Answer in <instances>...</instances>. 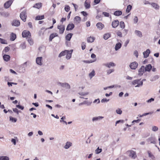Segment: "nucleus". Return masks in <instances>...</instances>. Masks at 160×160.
Wrapping results in <instances>:
<instances>
[{
	"instance_id": "obj_64",
	"label": "nucleus",
	"mask_w": 160,
	"mask_h": 160,
	"mask_svg": "<svg viewBox=\"0 0 160 160\" xmlns=\"http://www.w3.org/2000/svg\"><path fill=\"white\" fill-rule=\"evenodd\" d=\"M124 122V121L123 120H119L117 121L115 123V126H116L117 124L118 123H119L120 122H121L123 123Z\"/></svg>"
},
{
	"instance_id": "obj_12",
	"label": "nucleus",
	"mask_w": 160,
	"mask_h": 160,
	"mask_svg": "<svg viewBox=\"0 0 160 160\" xmlns=\"http://www.w3.org/2000/svg\"><path fill=\"white\" fill-rule=\"evenodd\" d=\"M138 65V63L137 62H134L131 63L129 66L131 69H135L137 67Z\"/></svg>"
},
{
	"instance_id": "obj_43",
	"label": "nucleus",
	"mask_w": 160,
	"mask_h": 160,
	"mask_svg": "<svg viewBox=\"0 0 160 160\" xmlns=\"http://www.w3.org/2000/svg\"><path fill=\"white\" fill-rule=\"evenodd\" d=\"M132 8V6H131L130 5H128L127 6L126 10V12H127L128 13H129L130 12Z\"/></svg>"
},
{
	"instance_id": "obj_28",
	"label": "nucleus",
	"mask_w": 160,
	"mask_h": 160,
	"mask_svg": "<svg viewBox=\"0 0 160 160\" xmlns=\"http://www.w3.org/2000/svg\"><path fill=\"white\" fill-rule=\"evenodd\" d=\"M58 36V34L56 33H53L51 34L49 40L50 41H51L55 37Z\"/></svg>"
},
{
	"instance_id": "obj_53",
	"label": "nucleus",
	"mask_w": 160,
	"mask_h": 160,
	"mask_svg": "<svg viewBox=\"0 0 160 160\" xmlns=\"http://www.w3.org/2000/svg\"><path fill=\"white\" fill-rule=\"evenodd\" d=\"M114 71V69H112L108 70L107 71V74H109L113 72Z\"/></svg>"
},
{
	"instance_id": "obj_46",
	"label": "nucleus",
	"mask_w": 160,
	"mask_h": 160,
	"mask_svg": "<svg viewBox=\"0 0 160 160\" xmlns=\"http://www.w3.org/2000/svg\"><path fill=\"white\" fill-rule=\"evenodd\" d=\"M28 43L30 44V45H32L33 44V41L32 40V39L30 38H28Z\"/></svg>"
},
{
	"instance_id": "obj_39",
	"label": "nucleus",
	"mask_w": 160,
	"mask_h": 160,
	"mask_svg": "<svg viewBox=\"0 0 160 160\" xmlns=\"http://www.w3.org/2000/svg\"><path fill=\"white\" fill-rule=\"evenodd\" d=\"M102 150L101 148H99L98 147L95 150V153L97 154H98L102 152Z\"/></svg>"
},
{
	"instance_id": "obj_40",
	"label": "nucleus",
	"mask_w": 160,
	"mask_h": 160,
	"mask_svg": "<svg viewBox=\"0 0 160 160\" xmlns=\"http://www.w3.org/2000/svg\"><path fill=\"white\" fill-rule=\"evenodd\" d=\"M10 50V48L8 47H6L2 51L3 54L6 53L8 52Z\"/></svg>"
},
{
	"instance_id": "obj_13",
	"label": "nucleus",
	"mask_w": 160,
	"mask_h": 160,
	"mask_svg": "<svg viewBox=\"0 0 160 160\" xmlns=\"http://www.w3.org/2000/svg\"><path fill=\"white\" fill-rule=\"evenodd\" d=\"M96 26L97 28L100 30H102L104 27V25L101 22L98 23Z\"/></svg>"
},
{
	"instance_id": "obj_37",
	"label": "nucleus",
	"mask_w": 160,
	"mask_h": 160,
	"mask_svg": "<svg viewBox=\"0 0 160 160\" xmlns=\"http://www.w3.org/2000/svg\"><path fill=\"white\" fill-rule=\"evenodd\" d=\"M147 153L148 154V156L151 158H155V157L153 155L152 152L149 151H147Z\"/></svg>"
},
{
	"instance_id": "obj_26",
	"label": "nucleus",
	"mask_w": 160,
	"mask_h": 160,
	"mask_svg": "<svg viewBox=\"0 0 160 160\" xmlns=\"http://www.w3.org/2000/svg\"><path fill=\"white\" fill-rule=\"evenodd\" d=\"M145 68V71L150 72L151 70V69L152 68V66L150 64H149L147 65H146Z\"/></svg>"
},
{
	"instance_id": "obj_17",
	"label": "nucleus",
	"mask_w": 160,
	"mask_h": 160,
	"mask_svg": "<svg viewBox=\"0 0 160 160\" xmlns=\"http://www.w3.org/2000/svg\"><path fill=\"white\" fill-rule=\"evenodd\" d=\"M90 1L89 0H86L84 2V6L86 9L89 8L90 7Z\"/></svg>"
},
{
	"instance_id": "obj_22",
	"label": "nucleus",
	"mask_w": 160,
	"mask_h": 160,
	"mask_svg": "<svg viewBox=\"0 0 160 160\" xmlns=\"http://www.w3.org/2000/svg\"><path fill=\"white\" fill-rule=\"evenodd\" d=\"M3 58L5 61L8 62L10 60V57L8 55L4 54L3 56Z\"/></svg>"
},
{
	"instance_id": "obj_15",
	"label": "nucleus",
	"mask_w": 160,
	"mask_h": 160,
	"mask_svg": "<svg viewBox=\"0 0 160 160\" xmlns=\"http://www.w3.org/2000/svg\"><path fill=\"white\" fill-rule=\"evenodd\" d=\"M119 24V22L118 20H115L112 22V25L113 28H116L118 26Z\"/></svg>"
},
{
	"instance_id": "obj_47",
	"label": "nucleus",
	"mask_w": 160,
	"mask_h": 160,
	"mask_svg": "<svg viewBox=\"0 0 160 160\" xmlns=\"http://www.w3.org/2000/svg\"><path fill=\"white\" fill-rule=\"evenodd\" d=\"M10 120L12 122H16L17 121V119L11 116L10 117Z\"/></svg>"
},
{
	"instance_id": "obj_2",
	"label": "nucleus",
	"mask_w": 160,
	"mask_h": 160,
	"mask_svg": "<svg viewBox=\"0 0 160 160\" xmlns=\"http://www.w3.org/2000/svg\"><path fill=\"white\" fill-rule=\"evenodd\" d=\"M20 17L21 19L24 22L26 21L27 18V15L26 11L24 10L22 12L20 15Z\"/></svg>"
},
{
	"instance_id": "obj_36",
	"label": "nucleus",
	"mask_w": 160,
	"mask_h": 160,
	"mask_svg": "<svg viewBox=\"0 0 160 160\" xmlns=\"http://www.w3.org/2000/svg\"><path fill=\"white\" fill-rule=\"evenodd\" d=\"M95 72L94 70L91 72L89 74V76L90 79H91L95 75Z\"/></svg>"
},
{
	"instance_id": "obj_52",
	"label": "nucleus",
	"mask_w": 160,
	"mask_h": 160,
	"mask_svg": "<svg viewBox=\"0 0 160 160\" xmlns=\"http://www.w3.org/2000/svg\"><path fill=\"white\" fill-rule=\"evenodd\" d=\"M116 113L119 114H121L122 113V111L120 109L118 108L116 110Z\"/></svg>"
},
{
	"instance_id": "obj_57",
	"label": "nucleus",
	"mask_w": 160,
	"mask_h": 160,
	"mask_svg": "<svg viewBox=\"0 0 160 160\" xmlns=\"http://www.w3.org/2000/svg\"><path fill=\"white\" fill-rule=\"evenodd\" d=\"M116 34L118 36L120 37H122V33L120 31H118L117 32Z\"/></svg>"
},
{
	"instance_id": "obj_50",
	"label": "nucleus",
	"mask_w": 160,
	"mask_h": 160,
	"mask_svg": "<svg viewBox=\"0 0 160 160\" xmlns=\"http://www.w3.org/2000/svg\"><path fill=\"white\" fill-rule=\"evenodd\" d=\"M78 94L81 96H84L88 95V92H81L79 93Z\"/></svg>"
},
{
	"instance_id": "obj_10",
	"label": "nucleus",
	"mask_w": 160,
	"mask_h": 160,
	"mask_svg": "<svg viewBox=\"0 0 160 160\" xmlns=\"http://www.w3.org/2000/svg\"><path fill=\"white\" fill-rule=\"evenodd\" d=\"M145 71V68L144 66H142L138 70V75L140 76H142Z\"/></svg>"
},
{
	"instance_id": "obj_49",
	"label": "nucleus",
	"mask_w": 160,
	"mask_h": 160,
	"mask_svg": "<svg viewBox=\"0 0 160 160\" xmlns=\"http://www.w3.org/2000/svg\"><path fill=\"white\" fill-rule=\"evenodd\" d=\"M64 9L67 12H68L70 10V7L68 5H66Z\"/></svg>"
},
{
	"instance_id": "obj_38",
	"label": "nucleus",
	"mask_w": 160,
	"mask_h": 160,
	"mask_svg": "<svg viewBox=\"0 0 160 160\" xmlns=\"http://www.w3.org/2000/svg\"><path fill=\"white\" fill-rule=\"evenodd\" d=\"M67 51L66 50H65L64 51L62 52L59 54L58 56V57L61 58L62 56H64L66 54V52Z\"/></svg>"
},
{
	"instance_id": "obj_33",
	"label": "nucleus",
	"mask_w": 160,
	"mask_h": 160,
	"mask_svg": "<svg viewBox=\"0 0 160 160\" xmlns=\"http://www.w3.org/2000/svg\"><path fill=\"white\" fill-rule=\"evenodd\" d=\"M122 12L121 11H116L114 13V15L115 16H119L122 15Z\"/></svg>"
},
{
	"instance_id": "obj_55",
	"label": "nucleus",
	"mask_w": 160,
	"mask_h": 160,
	"mask_svg": "<svg viewBox=\"0 0 160 160\" xmlns=\"http://www.w3.org/2000/svg\"><path fill=\"white\" fill-rule=\"evenodd\" d=\"M158 130V128L155 126H153L152 127V130L154 131H156Z\"/></svg>"
},
{
	"instance_id": "obj_5",
	"label": "nucleus",
	"mask_w": 160,
	"mask_h": 160,
	"mask_svg": "<svg viewBox=\"0 0 160 160\" xmlns=\"http://www.w3.org/2000/svg\"><path fill=\"white\" fill-rule=\"evenodd\" d=\"M129 156L133 159H135L136 157V152L133 151H130L128 152Z\"/></svg>"
},
{
	"instance_id": "obj_27",
	"label": "nucleus",
	"mask_w": 160,
	"mask_h": 160,
	"mask_svg": "<svg viewBox=\"0 0 160 160\" xmlns=\"http://www.w3.org/2000/svg\"><path fill=\"white\" fill-rule=\"evenodd\" d=\"M122 46V44L118 42L117 43L115 47V49L116 51L118 50L119 49H120Z\"/></svg>"
},
{
	"instance_id": "obj_29",
	"label": "nucleus",
	"mask_w": 160,
	"mask_h": 160,
	"mask_svg": "<svg viewBox=\"0 0 160 160\" xmlns=\"http://www.w3.org/2000/svg\"><path fill=\"white\" fill-rule=\"evenodd\" d=\"M152 6L156 10L159 9V6L156 3H152L151 4Z\"/></svg>"
},
{
	"instance_id": "obj_32",
	"label": "nucleus",
	"mask_w": 160,
	"mask_h": 160,
	"mask_svg": "<svg viewBox=\"0 0 160 160\" xmlns=\"http://www.w3.org/2000/svg\"><path fill=\"white\" fill-rule=\"evenodd\" d=\"M41 6L42 3H38L35 4L33 6V7L39 9L41 8Z\"/></svg>"
},
{
	"instance_id": "obj_14",
	"label": "nucleus",
	"mask_w": 160,
	"mask_h": 160,
	"mask_svg": "<svg viewBox=\"0 0 160 160\" xmlns=\"http://www.w3.org/2000/svg\"><path fill=\"white\" fill-rule=\"evenodd\" d=\"M42 57H39L36 58V62L37 64L39 65H41L42 64Z\"/></svg>"
},
{
	"instance_id": "obj_35",
	"label": "nucleus",
	"mask_w": 160,
	"mask_h": 160,
	"mask_svg": "<svg viewBox=\"0 0 160 160\" xmlns=\"http://www.w3.org/2000/svg\"><path fill=\"white\" fill-rule=\"evenodd\" d=\"M111 36V34L109 33H107L104 35L103 38L104 39H108Z\"/></svg>"
},
{
	"instance_id": "obj_18",
	"label": "nucleus",
	"mask_w": 160,
	"mask_h": 160,
	"mask_svg": "<svg viewBox=\"0 0 160 160\" xmlns=\"http://www.w3.org/2000/svg\"><path fill=\"white\" fill-rule=\"evenodd\" d=\"M12 25L15 26H18L20 25V22L19 20H14L12 23Z\"/></svg>"
},
{
	"instance_id": "obj_58",
	"label": "nucleus",
	"mask_w": 160,
	"mask_h": 160,
	"mask_svg": "<svg viewBox=\"0 0 160 160\" xmlns=\"http://www.w3.org/2000/svg\"><path fill=\"white\" fill-rule=\"evenodd\" d=\"M20 47L22 49H23L26 48V46L25 43H23L20 45Z\"/></svg>"
},
{
	"instance_id": "obj_7",
	"label": "nucleus",
	"mask_w": 160,
	"mask_h": 160,
	"mask_svg": "<svg viewBox=\"0 0 160 160\" xmlns=\"http://www.w3.org/2000/svg\"><path fill=\"white\" fill-rule=\"evenodd\" d=\"M58 84L63 88H66L67 89H70V85L67 83H61L59 82Z\"/></svg>"
},
{
	"instance_id": "obj_45",
	"label": "nucleus",
	"mask_w": 160,
	"mask_h": 160,
	"mask_svg": "<svg viewBox=\"0 0 160 160\" xmlns=\"http://www.w3.org/2000/svg\"><path fill=\"white\" fill-rule=\"evenodd\" d=\"M120 27L123 29L125 27V25L123 22L121 21L120 23Z\"/></svg>"
},
{
	"instance_id": "obj_48",
	"label": "nucleus",
	"mask_w": 160,
	"mask_h": 160,
	"mask_svg": "<svg viewBox=\"0 0 160 160\" xmlns=\"http://www.w3.org/2000/svg\"><path fill=\"white\" fill-rule=\"evenodd\" d=\"M0 42L2 44H7V42L6 40L0 38Z\"/></svg>"
},
{
	"instance_id": "obj_24",
	"label": "nucleus",
	"mask_w": 160,
	"mask_h": 160,
	"mask_svg": "<svg viewBox=\"0 0 160 160\" xmlns=\"http://www.w3.org/2000/svg\"><path fill=\"white\" fill-rule=\"evenodd\" d=\"M147 141L148 142H150V143L155 144L156 142L155 141L154 138L152 137H150L147 139Z\"/></svg>"
},
{
	"instance_id": "obj_21",
	"label": "nucleus",
	"mask_w": 160,
	"mask_h": 160,
	"mask_svg": "<svg viewBox=\"0 0 160 160\" xmlns=\"http://www.w3.org/2000/svg\"><path fill=\"white\" fill-rule=\"evenodd\" d=\"M150 52V50L149 49H148L145 52H143V55L144 56V58H146L149 56V55Z\"/></svg>"
},
{
	"instance_id": "obj_61",
	"label": "nucleus",
	"mask_w": 160,
	"mask_h": 160,
	"mask_svg": "<svg viewBox=\"0 0 160 160\" xmlns=\"http://www.w3.org/2000/svg\"><path fill=\"white\" fill-rule=\"evenodd\" d=\"M13 111L14 112L16 113L17 115H18L19 111L17 108H13Z\"/></svg>"
},
{
	"instance_id": "obj_16",
	"label": "nucleus",
	"mask_w": 160,
	"mask_h": 160,
	"mask_svg": "<svg viewBox=\"0 0 160 160\" xmlns=\"http://www.w3.org/2000/svg\"><path fill=\"white\" fill-rule=\"evenodd\" d=\"M74 25L73 23L69 24L68 25L66 28V30L67 31L72 30L74 27Z\"/></svg>"
},
{
	"instance_id": "obj_4",
	"label": "nucleus",
	"mask_w": 160,
	"mask_h": 160,
	"mask_svg": "<svg viewBox=\"0 0 160 160\" xmlns=\"http://www.w3.org/2000/svg\"><path fill=\"white\" fill-rule=\"evenodd\" d=\"M14 0H9L6 2L4 5V7L5 8L7 9L10 7L12 5Z\"/></svg>"
},
{
	"instance_id": "obj_25",
	"label": "nucleus",
	"mask_w": 160,
	"mask_h": 160,
	"mask_svg": "<svg viewBox=\"0 0 160 160\" xmlns=\"http://www.w3.org/2000/svg\"><path fill=\"white\" fill-rule=\"evenodd\" d=\"M16 38V35L14 33H13L12 32L11 34L10 35V40L11 41H14Z\"/></svg>"
},
{
	"instance_id": "obj_11",
	"label": "nucleus",
	"mask_w": 160,
	"mask_h": 160,
	"mask_svg": "<svg viewBox=\"0 0 160 160\" xmlns=\"http://www.w3.org/2000/svg\"><path fill=\"white\" fill-rule=\"evenodd\" d=\"M103 65L109 68H110L111 67H113L116 66V64L112 62L105 63L103 64Z\"/></svg>"
},
{
	"instance_id": "obj_54",
	"label": "nucleus",
	"mask_w": 160,
	"mask_h": 160,
	"mask_svg": "<svg viewBox=\"0 0 160 160\" xmlns=\"http://www.w3.org/2000/svg\"><path fill=\"white\" fill-rule=\"evenodd\" d=\"M154 99L153 98H151L146 101V102L148 103H150L154 101Z\"/></svg>"
},
{
	"instance_id": "obj_20",
	"label": "nucleus",
	"mask_w": 160,
	"mask_h": 160,
	"mask_svg": "<svg viewBox=\"0 0 160 160\" xmlns=\"http://www.w3.org/2000/svg\"><path fill=\"white\" fill-rule=\"evenodd\" d=\"M81 21V18L78 16H76L74 18V21L75 23H79Z\"/></svg>"
},
{
	"instance_id": "obj_3",
	"label": "nucleus",
	"mask_w": 160,
	"mask_h": 160,
	"mask_svg": "<svg viewBox=\"0 0 160 160\" xmlns=\"http://www.w3.org/2000/svg\"><path fill=\"white\" fill-rule=\"evenodd\" d=\"M22 36L23 38H30L31 37V34L30 32L28 31L25 30L23 31L22 33Z\"/></svg>"
},
{
	"instance_id": "obj_41",
	"label": "nucleus",
	"mask_w": 160,
	"mask_h": 160,
	"mask_svg": "<svg viewBox=\"0 0 160 160\" xmlns=\"http://www.w3.org/2000/svg\"><path fill=\"white\" fill-rule=\"evenodd\" d=\"M0 160H9V158L6 156L0 157Z\"/></svg>"
},
{
	"instance_id": "obj_31",
	"label": "nucleus",
	"mask_w": 160,
	"mask_h": 160,
	"mask_svg": "<svg viewBox=\"0 0 160 160\" xmlns=\"http://www.w3.org/2000/svg\"><path fill=\"white\" fill-rule=\"evenodd\" d=\"M72 34L70 33L67 34L66 36V39L68 41H70L71 38Z\"/></svg>"
},
{
	"instance_id": "obj_9",
	"label": "nucleus",
	"mask_w": 160,
	"mask_h": 160,
	"mask_svg": "<svg viewBox=\"0 0 160 160\" xmlns=\"http://www.w3.org/2000/svg\"><path fill=\"white\" fill-rule=\"evenodd\" d=\"M104 117L102 116H99L98 117H93L92 118V121L93 122H96L99 120H100L102 119Z\"/></svg>"
},
{
	"instance_id": "obj_6",
	"label": "nucleus",
	"mask_w": 160,
	"mask_h": 160,
	"mask_svg": "<svg viewBox=\"0 0 160 160\" xmlns=\"http://www.w3.org/2000/svg\"><path fill=\"white\" fill-rule=\"evenodd\" d=\"M58 28L59 29V33L60 34L63 33L65 30V27L64 25H61L58 26Z\"/></svg>"
},
{
	"instance_id": "obj_56",
	"label": "nucleus",
	"mask_w": 160,
	"mask_h": 160,
	"mask_svg": "<svg viewBox=\"0 0 160 160\" xmlns=\"http://www.w3.org/2000/svg\"><path fill=\"white\" fill-rule=\"evenodd\" d=\"M9 15V14L8 12H4L2 15L5 17H8Z\"/></svg>"
},
{
	"instance_id": "obj_8",
	"label": "nucleus",
	"mask_w": 160,
	"mask_h": 160,
	"mask_svg": "<svg viewBox=\"0 0 160 160\" xmlns=\"http://www.w3.org/2000/svg\"><path fill=\"white\" fill-rule=\"evenodd\" d=\"M66 58L67 59H69L71 58L72 54L73 51V50H66Z\"/></svg>"
},
{
	"instance_id": "obj_34",
	"label": "nucleus",
	"mask_w": 160,
	"mask_h": 160,
	"mask_svg": "<svg viewBox=\"0 0 160 160\" xmlns=\"http://www.w3.org/2000/svg\"><path fill=\"white\" fill-rule=\"evenodd\" d=\"M159 76L158 75H156L153 76L150 80L151 81H153L157 80L159 78Z\"/></svg>"
},
{
	"instance_id": "obj_19",
	"label": "nucleus",
	"mask_w": 160,
	"mask_h": 160,
	"mask_svg": "<svg viewBox=\"0 0 160 160\" xmlns=\"http://www.w3.org/2000/svg\"><path fill=\"white\" fill-rule=\"evenodd\" d=\"M72 145V143L70 142H67L64 146V148L65 149H68Z\"/></svg>"
},
{
	"instance_id": "obj_51",
	"label": "nucleus",
	"mask_w": 160,
	"mask_h": 160,
	"mask_svg": "<svg viewBox=\"0 0 160 160\" xmlns=\"http://www.w3.org/2000/svg\"><path fill=\"white\" fill-rule=\"evenodd\" d=\"M138 21V18L137 17L135 16L133 18V21L134 23L135 24H136L137 23Z\"/></svg>"
},
{
	"instance_id": "obj_30",
	"label": "nucleus",
	"mask_w": 160,
	"mask_h": 160,
	"mask_svg": "<svg viewBox=\"0 0 160 160\" xmlns=\"http://www.w3.org/2000/svg\"><path fill=\"white\" fill-rule=\"evenodd\" d=\"M95 40V38L92 37H90L87 38V41L88 42H92Z\"/></svg>"
},
{
	"instance_id": "obj_1",
	"label": "nucleus",
	"mask_w": 160,
	"mask_h": 160,
	"mask_svg": "<svg viewBox=\"0 0 160 160\" xmlns=\"http://www.w3.org/2000/svg\"><path fill=\"white\" fill-rule=\"evenodd\" d=\"M132 83L133 85L137 84L135 87H138L141 86L143 85L142 81H140V79H136L133 81Z\"/></svg>"
},
{
	"instance_id": "obj_23",
	"label": "nucleus",
	"mask_w": 160,
	"mask_h": 160,
	"mask_svg": "<svg viewBox=\"0 0 160 160\" xmlns=\"http://www.w3.org/2000/svg\"><path fill=\"white\" fill-rule=\"evenodd\" d=\"M134 33L136 35L139 37L141 38L142 37V33L140 31L136 30L134 31Z\"/></svg>"
},
{
	"instance_id": "obj_62",
	"label": "nucleus",
	"mask_w": 160,
	"mask_h": 160,
	"mask_svg": "<svg viewBox=\"0 0 160 160\" xmlns=\"http://www.w3.org/2000/svg\"><path fill=\"white\" fill-rule=\"evenodd\" d=\"M109 101V99H107L106 98H104L101 100V102H102L103 103L104 102H108Z\"/></svg>"
},
{
	"instance_id": "obj_59",
	"label": "nucleus",
	"mask_w": 160,
	"mask_h": 160,
	"mask_svg": "<svg viewBox=\"0 0 160 160\" xmlns=\"http://www.w3.org/2000/svg\"><path fill=\"white\" fill-rule=\"evenodd\" d=\"M17 108L21 109L22 110H23L24 109V107L20 105H17L16 106Z\"/></svg>"
},
{
	"instance_id": "obj_63",
	"label": "nucleus",
	"mask_w": 160,
	"mask_h": 160,
	"mask_svg": "<svg viewBox=\"0 0 160 160\" xmlns=\"http://www.w3.org/2000/svg\"><path fill=\"white\" fill-rule=\"evenodd\" d=\"M102 14L105 17H108L109 16V13L108 12H103Z\"/></svg>"
},
{
	"instance_id": "obj_60",
	"label": "nucleus",
	"mask_w": 160,
	"mask_h": 160,
	"mask_svg": "<svg viewBox=\"0 0 160 160\" xmlns=\"http://www.w3.org/2000/svg\"><path fill=\"white\" fill-rule=\"evenodd\" d=\"M86 45L85 43L84 42H83L82 43V50H83L85 48Z\"/></svg>"
},
{
	"instance_id": "obj_42",
	"label": "nucleus",
	"mask_w": 160,
	"mask_h": 160,
	"mask_svg": "<svg viewBox=\"0 0 160 160\" xmlns=\"http://www.w3.org/2000/svg\"><path fill=\"white\" fill-rule=\"evenodd\" d=\"M91 103L92 102H88L87 101H84L83 102L80 103L79 104V105L80 106L84 104H87L89 106L91 104Z\"/></svg>"
},
{
	"instance_id": "obj_44",
	"label": "nucleus",
	"mask_w": 160,
	"mask_h": 160,
	"mask_svg": "<svg viewBox=\"0 0 160 160\" xmlns=\"http://www.w3.org/2000/svg\"><path fill=\"white\" fill-rule=\"evenodd\" d=\"M44 18V16L42 15L41 16H38L36 17V19L37 20H40Z\"/></svg>"
}]
</instances>
